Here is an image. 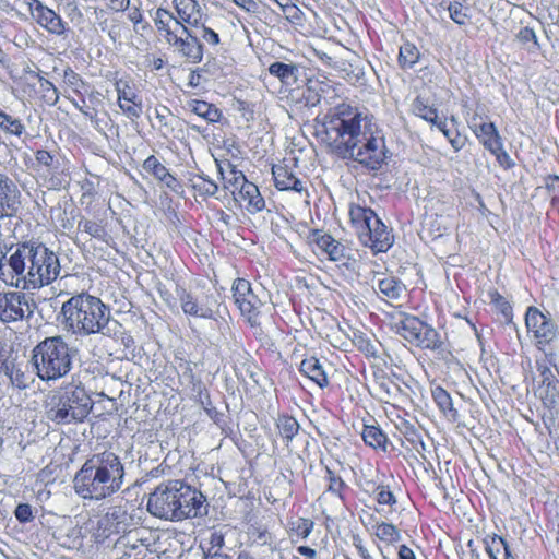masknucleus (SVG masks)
<instances>
[{"label": "nucleus", "mask_w": 559, "mask_h": 559, "mask_svg": "<svg viewBox=\"0 0 559 559\" xmlns=\"http://www.w3.org/2000/svg\"><path fill=\"white\" fill-rule=\"evenodd\" d=\"M168 44L182 58L191 63H200L203 58V46L187 25H181L178 34H169Z\"/></svg>", "instance_id": "15"}, {"label": "nucleus", "mask_w": 559, "mask_h": 559, "mask_svg": "<svg viewBox=\"0 0 559 559\" xmlns=\"http://www.w3.org/2000/svg\"><path fill=\"white\" fill-rule=\"evenodd\" d=\"M490 304L493 305L496 310L501 314V321L506 324L512 323L513 311L509 301L498 293V290H490L488 293Z\"/></svg>", "instance_id": "35"}, {"label": "nucleus", "mask_w": 559, "mask_h": 559, "mask_svg": "<svg viewBox=\"0 0 559 559\" xmlns=\"http://www.w3.org/2000/svg\"><path fill=\"white\" fill-rule=\"evenodd\" d=\"M191 187L203 197L215 195L218 191V186L205 175H197L190 179Z\"/></svg>", "instance_id": "38"}, {"label": "nucleus", "mask_w": 559, "mask_h": 559, "mask_svg": "<svg viewBox=\"0 0 559 559\" xmlns=\"http://www.w3.org/2000/svg\"><path fill=\"white\" fill-rule=\"evenodd\" d=\"M282 11L290 23L298 25L302 23L305 14L292 0L283 5Z\"/></svg>", "instance_id": "48"}, {"label": "nucleus", "mask_w": 559, "mask_h": 559, "mask_svg": "<svg viewBox=\"0 0 559 559\" xmlns=\"http://www.w3.org/2000/svg\"><path fill=\"white\" fill-rule=\"evenodd\" d=\"M234 3L246 11L249 14L254 16H260L265 12V4L258 2L255 0H233Z\"/></svg>", "instance_id": "46"}, {"label": "nucleus", "mask_w": 559, "mask_h": 559, "mask_svg": "<svg viewBox=\"0 0 559 559\" xmlns=\"http://www.w3.org/2000/svg\"><path fill=\"white\" fill-rule=\"evenodd\" d=\"M0 129L7 134L21 138L25 132L26 128L24 123L5 111L0 109Z\"/></svg>", "instance_id": "34"}, {"label": "nucleus", "mask_w": 559, "mask_h": 559, "mask_svg": "<svg viewBox=\"0 0 559 559\" xmlns=\"http://www.w3.org/2000/svg\"><path fill=\"white\" fill-rule=\"evenodd\" d=\"M93 400L81 383H68L47 404V417L59 425L82 423L93 409Z\"/></svg>", "instance_id": "7"}, {"label": "nucleus", "mask_w": 559, "mask_h": 559, "mask_svg": "<svg viewBox=\"0 0 559 559\" xmlns=\"http://www.w3.org/2000/svg\"><path fill=\"white\" fill-rule=\"evenodd\" d=\"M63 80L75 93H80V90L86 85L83 79L71 68H67L63 71Z\"/></svg>", "instance_id": "49"}, {"label": "nucleus", "mask_w": 559, "mask_h": 559, "mask_svg": "<svg viewBox=\"0 0 559 559\" xmlns=\"http://www.w3.org/2000/svg\"><path fill=\"white\" fill-rule=\"evenodd\" d=\"M525 325L528 336L539 352L544 355L555 353L552 344L558 340L559 326L550 313H544L531 306L526 309Z\"/></svg>", "instance_id": "9"}, {"label": "nucleus", "mask_w": 559, "mask_h": 559, "mask_svg": "<svg viewBox=\"0 0 559 559\" xmlns=\"http://www.w3.org/2000/svg\"><path fill=\"white\" fill-rule=\"evenodd\" d=\"M120 109L123 114L130 118L131 120L139 119L142 114V103L141 100H134V103H118Z\"/></svg>", "instance_id": "53"}, {"label": "nucleus", "mask_w": 559, "mask_h": 559, "mask_svg": "<svg viewBox=\"0 0 559 559\" xmlns=\"http://www.w3.org/2000/svg\"><path fill=\"white\" fill-rule=\"evenodd\" d=\"M374 497L378 503L393 506L396 502V499L392 491L389 490L386 486L379 485L374 488Z\"/></svg>", "instance_id": "55"}, {"label": "nucleus", "mask_w": 559, "mask_h": 559, "mask_svg": "<svg viewBox=\"0 0 559 559\" xmlns=\"http://www.w3.org/2000/svg\"><path fill=\"white\" fill-rule=\"evenodd\" d=\"M177 17L175 25H189L192 27H199L203 21V13L201 7L197 0H174Z\"/></svg>", "instance_id": "18"}, {"label": "nucleus", "mask_w": 559, "mask_h": 559, "mask_svg": "<svg viewBox=\"0 0 559 559\" xmlns=\"http://www.w3.org/2000/svg\"><path fill=\"white\" fill-rule=\"evenodd\" d=\"M471 128L484 146L492 154L498 155L503 150L501 138L493 123L481 122L477 124L473 122Z\"/></svg>", "instance_id": "21"}, {"label": "nucleus", "mask_w": 559, "mask_h": 559, "mask_svg": "<svg viewBox=\"0 0 559 559\" xmlns=\"http://www.w3.org/2000/svg\"><path fill=\"white\" fill-rule=\"evenodd\" d=\"M124 478V467L114 452L94 454L85 461L73 479L74 491L82 499L103 500L118 492Z\"/></svg>", "instance_id": "4"}, {"label": "nucleus", "mask_w": 559, "mask_h": 559, "mask_svg": "<svg viewBox=\"0 0 559 559\" xmlns=\"http://www.w3.org/2000/svg\"><path fill=\"white\" fill-rule=\"evenodd\" d=\"M34 382V373L29 370L28 365L24 361H20L19 365H16L13 376L10 379V383L19 390H25L28 389Z\"/></svg>", "instance_id": "31"}, {"label": "nucleus", "mask_w": 559, "mask_h": 559, "mask_svg": "<svg viewBox=\"0 0 559 559\" xmlns=\"http://www.w3.org/2000/svg\"><path fill=\"white\" fill-rule=\"evenodd\" d=\"M314 523L310 519L300 518L293 523V531L302 539H306L312 532Z\"/></svg>", "instance_id": "50"}, {"label": "nucleus", "mask_w": 559, "mask_h": 559, "mask_svg": "<svg viewBox=\"0 0 559 559\" xmlns=\"http://www.w3.org/2000/svg\"><path fill=\"white\" fill-rule=\"evenodd\" d=\"M19 362L20 361H17L16 357H12L5 362H1L0 372L8 377V379L10 380Z\"/></svg>", "instance_id": "64"}, {"label": "nucleus", "mask_w": 559, "mask_h": 559, "mask_svg": "<svg viewBox=\"0 0 559 559\" xmlns=\"http://www.w3.org/2000/svg\"><path fill=\"white\" fill-rule=\"evenodd\" d=\"M309 241L316 243L319 249L328 254L329 259L335 261L342 257L346 247L340 241L335 240L331 235L322 233L321 230H312L309 235Z\"/></svg>", "instance_id": "22"}, {"label": "nucleus", "mask_w": 559, "mask_h": 559, "mask_svg": "<svg viewBox=\"0 0 559 559\" xmlns=\"http://www.w3.org/2000/svg\"><path fill=\"white\" fill-rule=\"evenodd\" d=\"M205 497L182 480L159 484L150 495L147 511L155 518L181 521L206 513Z\"/></svg>", "instance_id": "5"}, {"label": "nucleus", "mask_w": 559, "mask_h": 559, "mask_svg": "<svg viewBox=\"0 0 559 559\" xmlns=\"http://www.w3.org/2000/svg\"><path fill=\"white\" fill-rule=\"evenodd\" d=\"M78 349L71 347L63 336H49L32 350L31 362L37 377L46 382L66 377L73 367Z\"/></svg>", "instance_id": "6"}, {"label": "nucleus", "mask_w": 559, "mask_h": 559, "mask_svg": "<svg viewBox=\"0 0 559 559\" xmlns=\"http://www.w3.org/2000/svg\"><path fill=\"white\" fill-rule=\"evenodd\" d=\"M235 304L241 314L248 319L251 325L257 324L261 307L264 305L263 288L254 289L250 282L245 278H237L231 287Z\"/></svg>", "instance_id": "12"}, {"label": "nucleus", "mask_w": 559, "mask_h": 559, "mask_svg": "<svg viewBox=\"0 0 559 559\" xmlns=\"http://www.w3.org/2000/svg\"><path fill=\"white\" fill-rule=\"evenodd\" d=\"M322 141L341 158L378 170L388 158L382 131L365 108L342 103L324 117Z\"/></svg>", "instance_id": "1"}, {"label": "nucleus", "mask_w": 559, "mask_h": 559, "mask_svg": "<svg viewBox=\"0 0 559 559\" xmlns=\"http://www.w3.org/2000/svg\"><path fill=\"white\" fill-rule=\"evenodd\" d=\"M376 536L388 544H394L401 539L399 530L391 523L381 522L374 526Z\"/></svg>", "instance_id": "41"}, {"label": "nucleus", "mask_w": 559, "mask_h": 559, "mask_svg": "<svg viewBox=\"0 0 559 559\" xmlns=\"http://www.w3.org/2000/svg\"><path fill=\"white\" fill-rule=\"evenodd\" d=\"M299 371L320 389L329 385L326 372L317 357L305 358L300 364Z\"/></svg>", "instance_id": "24"}, {"label": "nucleus", "mask_w": 559, "mask_h": 559, "mask_svg": "<svg viewBox=\"0 0 559 559\" xmlns=\"http://www.w3.org/2000/svg\"><path fill=\"white\" fill-rule=\"evenodd\" d=\"M35 309L33 296L24 290L0 292V320L3 323L27 320Z\"/></svg>", "instance_id": "10"}, {"label": "nucleus", "mask_w": 559, "mask_h": 559, "mask_svg": "<svg viewBox=\"0 0 559 559\" xmlns=\"http://www.w3.org/2000/svg\"><path fill=\"white\" fill-rule=\"evenodd\" d=\"M276 427L281 437L287 442L292 441L299 431L298 421L288 415H280L276 419Z\"/></svg>", "instance_id": "36"}, {"label": "nucleus", "mask_w": 559, "mask_h": 559, "mask_svg": "<svg viewBox=\"0 0 559 559\" xmlns=\"http://www.w3.org/2000/svg\"><path fill=\"white\" fill-rule=\"evenodd\" d=\"M445 138L449 140L451 146L453 147V150L455 152L461 151L466 143L465 136L461 135L456 131H452L451 129H450V136H445Z\"/></svg>", "instance_id": "62"}, {"label": "nucleus", "mask_w": 559, "mask_h": 559, "mask_svg": "<svg viewBox=\"0 0 559 559\" xmlns=\"http://www.w3.org/2000/svg\"><path fill=\"white\" fill-rule=\"evenodd\" d=\"M545 188L551 193V204L559 205V176L548 175L545 178Z\"/></svg>", "instance_id": "54"}, {"label": "nucleus", "mask_w": 559, "mask_h": 559, "mask_svg": "<svg viewBox=\"0 0 559 559\" xmlns=\"http://www.w3.org/2000/svg\"><path fill=\"white\" fill-rule=\"evenodd\" d=\"M249 534L253 542L259 545H272L274 542L272 534L261 526H252Z\"/></svg>", "instance_id": "51"}, {"label": "nucleus", "mask_w": 559, "mask_h": 559, "mask_svg": "<svg viewBox=\"0 0 559 559\" xmlns=\"http://www.w3.org/2000/svg\"><path fill=\"white\" fill-rule=\"evenodd\" d=\"M128 19L133 23L135 32L146 31L150 28V24L147 22H143L142 12L138 7L130 10Z\"/></svg>", "instance_id": "58"}, {"label": "nucleus", "mask_w": 559, "mask_h": 559, "mask_svg": "<svg viewBox=\"0 0 559 559\" xmlns=\"http://www.w3.org/2000/svg\"><path fill=\"white\" fill-rule=\"evenodd\" d=\"M14 515L21 523H27L34 519L32 507L28 503L17 504Z\"/></svg>", "instance_id": "60"}, {"label": "nucleus", "mask_w": 559, "mask_h": 559, "mask_svg": "<svg viewBox=\"0 0 559 559\" xmlns=\"http://www.w3.org/2000/svg\"><path fill=\"white\" fill-rule=\"evenodd\" d=\"M185 108L209 123L217 122L222 118V111L205 100L190 99L186 103Z\"/></svg>", "instance_id": "25"}, {"label": "nucleus", "mask_w": 559, "mask_h": 559, "mask_svg": "<svg viewBox=\"0 0 559 559\" xmlns=\"http://www.w3.org/2000/svg\"><path fill=\"white\" fill-rule=\"evenodd\" d=\"M361 437L369 447L385 450L388 438L379 427L365 425Z\"/></svg>", "instance_id": "33"}, {"label": "nucleus", "mask_w": 559, "mask_h": 559, "mask_svg": "<svg viewBox=\"0 0 559 559\" xmlns=\"http://www.w3.org/2000/svg\"><path fill=\"white\" fill-rule=\"evenodd\" d=\"M334 262H337L338 266H343L353 273H356L359 270L360 264L359 260L355 258L347 248L345 252L342 253V257L336 259Z\"/></svg>", "instance_id": "52"}, {"label": "nucleus", "mask_w": 559, "mask_h": 559, "mask_svg": "<svg viewBox=\"0 0 559 559\" xmlns=\"http://www.w3.org/2000/svg\"><path fill=\"white\" fill-rule=\"evenodd\" d=\"M59 320L67 332L78 336L119 337L123 333V325L111 317L109 307L87 293L76 294L64 301Z\"/></svg>", "instance_id": "3"}, {"label": "nucleus", "mask_w": 559, "mask_h": 559, "mask_svg": "<svg viewBox=\"0 0 559 559\" xmlns=\"http://www.w3.org/2000/svg\"><path fill=\"white\" fill-rule=\"evenodd\" d=\"M515 38L530 53H535L540 49L535 31L528 26L522 27L515 35Z\"/></svg>", "instance_id": "39"}, {"label": "nucleus", "mask_w": 559, "mask_h": 559, "mask_svg": "<svg viewBox=\"0 0 559 559\" xmlns=\"http://www.w3.org/2000/svg\"><path fill=\"white\" fill-rule=\"evenodd\" d=\"M126 29V24L119 19L112 17L110 22V28L107 32L109 38L116 43L122 39V33Z\"/></svg>", "instance_id": "59"}, {"label": "nucleus", "mask_w": 559, "mask_h": 559, "mask_svg": "<svg viewBox=\"0 0 559 559\" xmlns=\"http://www.w3.org/2000/svg\"><path fill=\"white\" fill-rule=\"evenodd\" d=\"M96 24L99 29L107 33L110 28L111 19L108 17L107 12L104 9H95Z\"/></svg>", "instance_id": "61"}, {"label": "nucleus", "mask_w": 559, "mask_h": 559, "mask_svg": "<svg viewBox=\"0 0 559 559\" xmlns=\"http://www.w3.org/2000/svg\"><path fill=\"white\" fill-rule=\"evenodd\" d=\"M37 166L45 168L48 173L57 169L55 157L46 150H38L35 153Z\"/></svg>", "instance_id": "47"}, {"label": "nucleus", "mask_w": 559, "mask_h": 559, "mask_svg": "<svg viewBox=\"0 0 559 559\" xmlns=\"http://www.w3.org/2000/svg\"><path fill=\"white\" fill-rule=\"evenodd\" d=\"M486 551L491 559H514L509 545L500 536H488L484 539Z\"/></svg>", "instance_id": "27"}, {"label": "nucleus", "mask_w": 559, "mask_h": 559, "mask_svg": "<svg viewBox=\"0 0 559 559\" xmlns=\"http://www.w3.org/2000/svg\"><path fill=\"white\" fill-rule=\"evenodd\" d=\"M272 175L275 187L278 190L295 191L299 193L305 190V182L286 165H274L272 167Z\"/></svg>", "instance_id": "20"}, {"label": "nucleus", "mask_w": 559, "mask_h": 559, "mask_svg": "<svg viewBox=\"0 0 559 559\" xmlns=\"http://www.w3.org/2000/svg\"><path fill=\"white\" fill-rule=\"evenodd\" d=\"M176 16L168 10L158 8L154 15V22L158 31L165 32V39L168 43L169 34H178L180 26L175 25Z\"/></svg>", "instance_id": "29"}, {"label": "nucleus", "mask_w": 559, "mask_h": 559, "mask_svg": "<svg viewBox=\"0 0 559 559\" xmlns=\"http://www.w3.org/2000/svg\"><path fill=\"white\" fill-rule=\"evenodd\" d=\"M269 72L285 85H293L297 81L298 68L294 63L275 61L270 64Z\"/></svg>", "instance_id": "26"}, {"label": "nucleus", "mask_w": 559, "mask_h": 559, "mask_svg": "<svg viewBox=\"0 0 559 559\" xmlns=\"http://www.w3.org/2000/svg\"><path fill=\"white\" fill-rule=\"evenodd\" d=\"M555 356V353H547L543 358L536 359V370L539 378L536 394L547 407L554 406L559 397V380L551 370V367H556Z\"/></svg>", "instance_id": "13"}, {"label": "nucleus", "mask_w": 559, "mask_h": 559, "mask_svg": "<svg viewBox=\"0 0 559 559\" xmlns=\"http://www.w3.org/2000/svg\"><path fill=\"white\" fill-rule=\"evenodd\" d=\"M358 238L365 247H369L373 252H386L394 242L393 235L377 215L365 230L360 231Z\"/></svg>", "instance_id": "16"}, {"label": "nucleus", "mask_w": 559, "mask_h": 559, "mask_svg": "<svg viewBox=\"0 0 559 559\" xmlns=\"http://www.w3.org/2000/svg\"><path fill=\"white\" fill-rule=\"evenodd\" d=\"M61 272L57 253L38 240L21 241L1 251L0 281L21 290H35L55 282Z\"/></svg>", "instance_id": "2"}, {"label": "nucleus", "mask_w": 559, "mask_h": 559, "mask_svg": "<svg viewBox=\"0 0 559 559\" xmlns=\"http://www.w3.org/2000/svg\"><path fill=\"white\" fill-rule=\"evenodd\" d=\"M465 2L461 1H453V2H445L442 1L439 3V7L443 10L449 11L451 20L459 24L464 25L466 23V20L469 17L467 11L468 8L464 7Z\"/></svg>", "instance_id": "37"}, {"label": "nucleus", "mask_w": 559, "mask_h": 559, "mask_svg": "<svg viewBox=\"0 0 559 559\" xmlns=\"http://www.w3.org/2000/svg\"><path fill=\"white\" fill-rule=\"evenodd\" d=\"M239 178H242V185L238 195L241 201L247 203V211L251 214L261 212L265 207V201L259 188L253 182L248 181L246 176H240Z\"/></svg>", "instance_id": "23"}, {"label": "nucleus", "mask_w": 559, "mask_h": 559, "mask_svg": "<svg viewBox=\"0 0 559 559\" xmlns=\"http://www.w3.org/2000/svg\"><path fill=\"white\" fill-rule=\"evenodd\" d=\"M180 307L188 317L215 320L218 313V300L212 293L194 294L185 288L176 290Z\"/></svg>", "instance_id": "11"}, {"label": "nucleus", "mask_w": 559, "mask_h": 559, "mask_svg": "<svg viewBox=\"0 0 559 559\" xmlns=\"http://www.w3.org/2000/svg\"><path fill=\"white\" fill-rule=\"evenodd\" d=\"M419 56V50L414 44L405 43L400 48L399 63L404 69H411L417 63Z\"/></svg>", "instance_id": "40"}, {"label": "nucleus", "mask_w": 559, "mask_h": 559, "mask_svg": "<svg viewBox=\"0 0 559 559\" xmlns=\"http://www.w3.org/2000/svg\"><path fill=\"white\" fill-rule=\"evenodd\" d=\"M143 169L156 180H162L169 171L154 155H150L142 165Z\"/></svg>", "instance_id": "42"}, {"label": "nucleus", "mask_w": 559, "mask_h": 559, "mask_svg": "<svg viewBox=\"0 0 559 559\" xmlns=\"http://www.w3.org/2000/svg\"><path fill=\"white\" fill-rule=\"evenodd\" d=\"M38 80H39V83H40V88L43 91V97L44 99L50 104V105H55L58 99H59V93H58V90L57 87L48 80H46L45 78L38 75Z\"/></svg>", "instance_id": "45"}, {"label": "nucleus", "mask_w": 559, "mask_h": 559, "mask_svg": "<svg viewBox=\"0 0 559 559\" xmlns=\"http://www.w3.org/2000/svg\"><path fill=\"white\" fill-rule=\"evenodd\" d=\"M20 192L14 181L0 171V221L13 217L20 205Z\"/></svg>", "instance_id": "17"}, {"label": "nucleus", "mask_w": 559, "mask_h": 559, "mask_svg": "<svg viewBox=\"0 0 559 559\" xmlns=\"http://www.w3.org/2000/svg\"><path fill=\"white\" fill-rule=\"evenodd\" d=\"M412 111L417 117L424 119L427 122H437L438 110L429 100L423 96H417L412 103Z\"/></svg>", "instance_id": "32"}, {"label": "nucleus", "mask_w": 559, "mask_h": 559, "mask_svg": "<svg viewBox=\"0 0 559 559\" xmlns=\"http://www.w3.org/2000/svg\"><path fill=\"white\" fill-rule=\"evenodd\" d=\"M378 386L381 393L385 394L388 399L390 397H396L399 393L401 392L400 386L393 382L392 380L388 378H382L378 382Z\"/></svg>", "instance_id": "57"}, {"label": "nucleus", "mask_w": 559, "mask_h": 559, "mask_svg": "<svg viewBox=\"0 0 559 559\" xmlns=\"http://www.w3.org/2000/svg\"><path fill=\"white\" fill-rule=\"evenodd\" d=\"M115 86L118 95V103H134V100H138L136 93L127 81L120 80L116 82Z\"/></svg>", "instance_id": "44"}, {"label": "nucleus", "mask_w": 559, "mask_h": 559, "mask_svg": "<svg viewBox=\"0 0 559 559\" xmlns=\"http://www.w3.org/2000/svg\"><path fill=\"white\" fill-rule=\"evenodd\" d=\"M391 329L409 344L426 348L438 349L442 342L435 328L421 321L418 317L400 312L391 319Z\"/></svg>", "instance_id": "8"}, {"label": "nucleus", "mask_w": 559, "mask_h": 559, "mask_svg": "<svg viewBox=\"0 0 559 559\" xmlns=\"http://www.w3.org/2000/svg\"><path fill=\"white\" fill-rule=\"evenodd\" d=\"M372 287L379 298L388 302L401 299L406 290L404 283L391 275H383L382 277L376 278Z\"/></svg>", "instance_id": "19"}, {"label": "nucleus", "mask_w": 559, "mask_h": 559, "mask_svg": "<svg viewBox=\"0 0 559 559\" xmlns=\"http://www.w3.org/2000/svg\"><path fill=\"white\" fill-rule=\"evenodd\" d=\"M78 227L93 238L104 240L106 237L105 228L97 222L83 218L79 222Z\"/></svg>", "instance_id": "43"}, {"label": "nucleus", "mask_w": 559, "mask_h": 559, "mask_svg": "<svg viewBox=\"0 0 559 559\" xmlns=\"http://www.w3.org/2000/svg\"><path fill=\"white\" fill-rule=\"evenodd\" d=\"M432 397L439 409L451 420L457 419V411L453 407L451 395L441 386L432 390Z\"/></svg>", "instance_id": "30"}, {"label": "nucleus", "mask_w": 559, "mask_h": 559, "mask_svg": "<svg viewBox=\"0 0 559 559\" xmlns=\"http://www.w3.org/2000/svg\"><path fill=\"white\" fill-rule=\"evenodd\" d=\"M28 8L32 17L36 23L48 33L61 36L67 31V23L52 9L45 5L39 0H20Z\"/></svg>", "instance_id": "14"}, {"label": "nucleus", "mask_w": 559, "mask_h": 559, "mask_svg": "<svg viewBox=\"0 0 559 559\" xmlns=\"http://www.w3.org/2000/svg\"><path fill=\"white\" fill-rule=\"evenodd\" d=\"M199 26H201L202 28V38L205 41H207L211 45H217L219 43L218 34L212 28L206 27L203 21L202 24H200Z\"/></svg>", "instance_id": "63"}, {"label": "nucleus", "mask_w": 559, "mask_h": 559, "mask_svg": "<svg viewBox=\"0 0 559 559\" xmlns=\"http://www.w3.org/2000/svg\"><path fill=\"white\" fill-rule=\"evenodd\" d=\"M326 479L329 480L328 490L334 495L341 496L342 490L346 487L344 480L335 475L329 467H326Z\"/></svg>", "instance_id": "56"}, {"label": "nucleus", "mask_w": 559, "mask_h": 559, "mask_svg": "<svg viewBox=\"0 0 559 559\" xmlns=\"http://www.w3.org/2000/svg\"><path fill=\"white\" fill-rule=\"evenodd\" d=\"M376 213L368 207H364L360 205H352L349 207V217L350 222L356 230L357 236H359L360 231H364L365 228L370 224L371 219L376 217Z\"/></svg>", "instance_id": "28"}]
</instances>
